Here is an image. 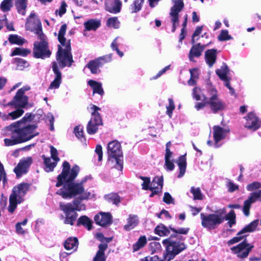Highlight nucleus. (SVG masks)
Returning <instances> with one entry per match:
<instances>
[{"mask_svg": "<svg viewBox=\"0 0 261 261\" xmlns=\"http://www.w3.org/2000/svg\"><path fill=\"white\" fill-rule=\"evenodd\" d=\"M62 166L63 170L62 173L57 177L56 186L60 187L63 186V187L59 189L56 193L65 199L76 197L77 198L71 203L60 204V209L64 212L66 216L64 223L73 225L77 217L76 211L85 210V205L82 203V201L95 198V193L94 191H88L85 189L84 184L87 181L88 176L84 177L81 181H73L80 171L78 166L74 165L70 169L69 163L65 161Z\"/></svg>", "mask_w": 261, "mask_h": 261, "instance_id": "f257e3e1", "label": "nucleus"}, {"mask_svg": "<svg viewBox=\"0 0 261 261\" xmlns=\"http://www.w3.org/2000/svg\"><path fill=\"white\" fill-rule=\"evenodd\" d=\"M8 135L10 139H4L7 146H12L20 143L27 141L33 138V115L32 113H27L20 120L13 123L6 127Z\"/></svg>", "mask_w": 261, "mask_h": 261, "instance_id": "f03ea898", "label": "nucleus"}, {"mask_svg": "<svg viewBox=\"0 0 261 261\" xmlns=\"http://www.w3.org/2000/svg\"><path fill=\"white\" fill-rule=\"evenodd\" d=\"M34 32L37 35V40L34 43V57L45 59L50 57L51 52L49 48L48 40L43 33L40 21L35 18L34 14Z\"/></svg>", "mask_w": 261, "mask_h": 261, "instance_id": "7ed1b4c3", "label": "nucleus"}, {"mask_svg": "<svg viewBox=\"0 0 261 261\" xmlns=\"http://www.w3.org/2000/svg\"><path fill=\"white\" fill-rule=\"evenodd\" d=\"M67 29V25L64 24L61 25L59 31L58 39L60 43L65 48H62L58 45V50L57 53L56 59L60 67L63 68L66 66L70 67L73 62L72 55L71 53L70 40H66L64 37Z\"/></svg>", "mask_w": 261, "mask_h": 261, "instance_id": "20e7f679", "label": "nucleus"}, {"mask_svg": "<svg viewBox=\"0 0 261 261\" xmlns=\"http://www.w3.org/2000/svg\"><path fill=\"white\" fill-rule=\"evenodd\" d=\"M30 89V87L24 86L19 89L13 99L6 105L5 107L11 106L17 108L16 110L9 113L8 114L3 115L2 118L4 120L15 119L20 117L24 113L22 109L25 107L28 103V97L24 95L25 91Z\"/></svg>", "mask_w": 261, "mask_h": 261, "instance_id": "39448f33", "label": "nucleus"}, {"mask_svg": "<svg viewBox=\"0 0 261 261\" xmlns=\"http://www.w3.org/2000/svg\"><path fill=\"white\" fill-rule=\"evenodd\" d=\"M207 106L213 113H218L223 111L225 107V103L219 96L218 92L211 83H208L206 86Z\"/></svg>", "mask_w": 261, "mask_h": 261, "instance_id": "423d86ee", "label": "nucleus"}, {"mask_svg": "<svg viewBox=\"0 0 261 261\" xmlns=\"http://www.w3.org/2000/svg\"><path fill=\"white\" fill-rule=\"evenodd\" d=\"M226 213V209L223 208L220 210L217 213L200 214L202 226L207 230H213L223 222L224 221V215Z\"/></svg>", "mask_w": 261, "mask_h": 261, "instance_id": "0eeeda50", "label": "nucleus"}, {"mask_svg": "<svg viewBox=\"0 0 261 261\" xmlns=\"http://www.w3.org/2000/svg\"><path fill=\"white\" fill-rule=\"evenodd\" d=\"M183 241L182 237L172 234L169 238L164 240L162 243L166 246V252L170 256H173L174 258L175 255L186 248Z\"/></svg>", "mask_w": 261, "mask_h": 261, "instance_id": "6e6552de", "label": "nucleus"}, {"mask_svg": "<svg viewBox=\"0 0 261 261\" xmlns=\"http://www.w3.org/2000/svg\"><path fill=\"white\" fill-rule=\"evenodd\" d=\"M107 155L109 160L116 162L115 168L121 171L123 168V153L120 143L117 140L110 142L107 145Z\"/></svg>", "mask_w": 261, "mask_h": 261, "instance_id": "1a4fd4ad", "label": "nucleus"}, {"mask_svg": "<svg viewBox=\"0 0 261 261\" xmlns=\"http://www.w3.org/2000/svg\"><path fill=\"white\" fill-rule=\"evenodd\" d=\"M29 188L28 184H20L17 187L13 188V192L9 197L8 211L13 213L18 203L21 202L22 197L24 196Z\"/></svg>", "mask_w": 261, "mask_h": 261, "instance_id": "9d476101", "label": "nucleus"}, {"mask_svg": "<svg viewBox=\"0 0 261 261\" xmlns=\"http://www.w3.org/2000/svg\"><path fill=\"white\" fill-rule=\"evenodd\" d=\"M91 109L93 110L92 113L91 118L87 125V132L89 135L95 134L98 129L99 126L102 125V121L98 111L100 108L92 105Z\"/></svg>", "mask_w": 261, "mask_h": 261, "instance_id": "9b49d317", "label": "nucleus"}, {"mask_svg": "<svg viewBox=\"0 0 261 261\" xmlns=\"http://www.w3.org/2000/svg\"><path fill=\"white\" fill-rule=\"evenodd\" d=\"M112 60V54L106 55L91 60L86 65V67L88 68L92 74H97L100 72L99 69L100 67H101L105 64L110 62Z\"/></svg>", "mask_w": 261, "mask_h": 261, "instance_id": "f8f14e48", "label": "nucleus"}, {"mask_svg": "<svg viewBox=\"0 0 261 261\" xmlns=\"http://www.w3.org/2000/svg\"><path fill=\"white\" fill-rule=\"evenodd\" d=\"M12 0H4L1 4V10L5 12L11 10L12 7ZM15 6L18 13L24 15L27 8V0H16Z\"/></svg>", "mask_w": 261, "mask_h": 261, "instance_id": "ddd939ff", "label": "nucleus"}, {"mask_svg": "<svg viewBox=\"0 0 261 261\" xmlns=\"http://www.w3.org/2000/svg\"><path fill=\"white\" fill-rule=\"evenodd\" d=\"M172 2L174 5L171 8L170 14L172 17V32H174L176 29V23L178 22V13L182 9L184 4L182 0H172Z\"/></svg>", "mask_w": 261, "mask_h": 261, "instance_id": "4468645a", "label": "nucleus"}, {"mask_svg": "<svg viewBox=\"0 0 261 261\" xmlns=\"http://www.w3.org/2000/svg\"><path fill=\"white\" fill-rule=\"evenodd\" d=\"M253 247V245L248 243L245 240L237 246L233 247L231 250L234 253L238 254V257L244 258L247 257Z\"/></svg>", "mask_w": 261, "mask_h": 261, "instance_id": "2eb2a0df", "label": "nucleus"}, {"mask_svg": "<svg viewBox=\"0 0 261 261\" xmlns=\"http://www.w3.org/2000/svg\"><path fill=\"white\" fill-rule=\"evenodd\" d=\"M51 158H45L44 160V170L47 172L53 171L59 158L57 156V150L53 146L50 147Z\"/></svg>", "mask_w": 261, "mask_h": 261, "instance_id": "dca6fc26", "label": "nucleus"}, {"mask_svg": "<svg viewBox=\"0 0 261 261\" xmlns=\"http://www.w3.org/2000/svg\"><path fill=\"white\" fill-rule=\"evenodd\" d=\"M257 200L261 202V190L250 193L248 198L244 201L243 211L246 216L249 215L251 204Z\"/></svg>", "mask_w": 261, "mask_h": 261, "instance_id": "f3484780", "label": "nucleus"}, {"mask_svg": "<svg viewBox=\"0 0 261 261\" xmlns=\"http://www.w3.org/2000/svg\"><path fill=\"white\" fill-rule=\"evenodd\" d=\"M32 163V159L28 158L20 161L16 167L14 169V172L17 178H20L22 175L26 174Z\"/></svg>", "mask_w": 261, "mask_h": 261, "instance_id": "a211bd4d", "label": "nucleus"}, {"mask_svg": "<svg viewBox=\"0 0 261 261\" xmlns=\"http://www.w3.org/2000/svg\"><path fill=\"white\" fill-rule=\"evenodd\" d=\"M245 118L246 120L245 127L247 129L254 131L260 126L261 122L253 112L248 113Z\"/></svg>", "mask_w": 261, "mask_h": 261, "instance_id": "6ab92c4d", "label": "nucleus"}, {"mask_svg": "<svg viewBox=\"0 0 261 261\" xmlns=\"http://www.w3.org/2000/svg\"><path fill=\"white\" fill-rule=\"evenodd\" d=\"M95 223L101 226L110 225L112 223V216L109 213L100 212L94 217Z\"/></svg>", "mask_w": 261, "mask_h": 261, "instance_id": "aec40b11", "label": "nucleus"}, {"mask_svg": "<svg viewBox=\"0 0 261 261\" xmlns=\"http://www.w3.org/2000/svg\"><path fill=\"white\" fill-rule=\"evenodd\" d=\"M228 132V130L219 126H215L213 127L215 148H218L220 146V145L218 144L219 142L225 138Z\"/></svg>", "mask_w": 261, "mask_h": 261, "instance_id": "412c9836", "label": "nucleus"}, {"mask_svg": "<svg viewBox=\"0 0 261 261\" xmlns=\"http://www.w3.org/2000/svg\"><path fill=\"white\" fill-rule=\"evenodd\" d=\"M208 45V44L202 45L200 43L194 44L191 47L189 54V59L190 61L195 62L194 58L199 57L205 48Z\"/></svg>", "mask_w": 261, "mask_h": 261, "instance_id": "4be33fe9", "label": "nucleus"}, {"mask_svg": "<svg viewBox=\"0 0 261 261\" xmlns=\"http://www.w3.org/2000/svg\"><path fill=\"white\" fill-rule=\"evenodd\" d=\"M52 68L55 74V78L50 83L48 89H58L62 81V74L58 68L57 63L54 62L52 63Z\"/></svg>", "mask_w": 261, "mask_h": 261, "instance_id": "5701e85b", "label": "nucleus"}, {"mask_svg": "<svg viewBox=\"0 0 261 261\" xmlns=\"http://www.w3.org/2000/svg\"><path fill=\"white\" fill-rule=\"evenodd\" d=\"M217 50L216 49H207L205 52V60L209 67H212L216 62Z\"/></svg>", "mask_w": 261, "mask_h": 261, "instance_id": "b1692460", "label": "nucleus"}, {"mask_svg": "<svg viewBox=\"0 0 261 261\" xmlns=\"http://www.w3.org/2000/svg\"><path fill=\"white\" fill-rule=\"evenodd\" d=\"M127 223L124 225L123 228L126 231H130L138 225L139 222V218L136 215L130 214L126 220Z\"/></svg>", "mask_w": 261, "mask_h": 261, "instance_id": "393cba45", "label": "nucleus"}, {"mask_svg": "<svg viewBox=\"0 0 261 261\" xmlns=\"http://www.w3.org/2000/svg\"><path fill=\"white\" fill-rule=\"evenodd\" d=\"M229 72L228 67L225 63L223 64L220 69L216 70L217 75L224 83L230 81V78L228 76Z\"/></svg>", "mask_w": 261, "mask_h": 261, "instance_id": "a878e982", "label": "nucleus"}, {"mask_svg": "<svg viewBox=\"0 0 261 261\" xmlns=\"http://www.w3.org/2000/svg\"><path fill=\"white\" fill-rule=\"evenodd\" d=\"M121 3L119 0H115L113 3L107 2L105 3L106 10L113 14H116L120 11Z\"/></svg>", "mask_w": 261, "mask_h": 261, "instance_id": "bb28decb", "label": "nucleus"}, {"mask_svg": "<svg viewBox=\"0 0 261 261\" xmlns=\"http://www.w3.org/2000/svg\"><path fill=\"white\" fill-rule=\"evenodd\" d=\"M108 248L106 243L100 244L98 246V250L96 252L93 261H106L107 257L105 255V251Z\"/></svg>", "mask_w": 261, "mask_h": 261, "instance_id": "cd10ccee", "label": "nucleus"}, {"mask_svg": "<svg viewBox=\"0 0 261 261\" xmlns=\"http://www.w3.org/2000/svg\"><path fill=\"white\" fill-rule=\"evenodd\" d=\"M101 25V21L99 19H91L84 23L87 31H95Z\"/></svg>", "mask_w": 261, "mask_h": 261, "instance_id": "c85d7f7f", "label": "nucleus"}, {"mask_svg": "<svg viewBox=\"0 0 261 261\" xmlns=\"http://www.w3.org/2000/svg\"><path fill=\"white\" fill-rule=\"evenodd\" d=\"M177 163L179 170L177 177L181 178L184 175L187 167L186 154L180 156Z\"/></svg>", "mask_w": 261, "mask_h": 261, "instance_id": "c756f323", "label": "nucleus"}, {"mask_svg": "<svg viewBox=\"0 0 261 261\" xmlns=\"http://www.w3.org/2000/svg\"><path fill=\"white\" fill-rule=\"evenodd\" d=\"M163 186V177L155 176L150 182L149 190H156L158 188L161 187V191Z\"/></svg>", "mask_w": 261, "mask_h": 261, "instance_id": "7c9ffc66", "label": "nucleus"}, {"mask_svg": "<svg viewBox=\"0 0 261 261\" xmlns=\"http://www.w3.org/2000/svg\"><path fill=\"white\" fill-rule=\"evenodd\" d=\"M88 85L93 89V94L98 93L100 95H102L104 91L102 88L101 83L93 80H89L88 82Z\"/></svg>", "mask_w": 261, "mask_h": 261, "instance_id": "2f4dec72", "label": "nucleus"}, {"mask_svg": "<svg viewBox=\"0 0 261 261\" xmlns=\"http://www.w3.org/2000/svg\"><path fill=\"white\" fill-rule=\"evenodd\" d=\"M78 245V240L76 238H69L64 243V247L66 250H76Z\"/></svg>", "mask_w": 261, "mask_h": 261, "instance_id": "473e14b6", "label": "nucleus"}, {"mask_svg": "<svg viewBox=\"0 0 261 261\" xmlns=\"http://www.w3.org/2000/svg\"><path fill=\"white\" fill-rule=\"evenodd\" d=\"M258 224L259 220L258 219L254 220L239 231L238 235L243 234L246 232H250L254 231Z\"/></svg>", "mask_w": 261, "mask_h": 261, "instance_id": "72a5a7b5", "label": "nucleus"}, {"mask_svg": "<svg viewBox=\"0 0 261 261\" xmlns=\"http://www.w3.org/2000/svg\"><path fill=\"white\" fill-rule=\"evenodd\" d=\"M144 2V0H135L129 8L130 13H135L140 11Z\"/></svg>", "mask_w": 261, "mask_h": 261, "instance_id": "f704fd0d", "label": "nucleus"}, {"mask_svg": "<svg viewBox=\"0 0 261 261\" xmlns=\"http://www.w3.org/2000/svg\"><path fill=\"white\" fill-rule=\"evenodd\" d=\"M105 199L109 202L112 203L115 205H117L120 202V197L117 194L114 193L106 195Z\"/></svg>", "mask_w": 261, "mask_h": 261, "instance_id": "c9c22d12", "label": "nucleus"}, {"mask_svg": "<svg viewBox=\"0 0 261 261\" xmlns=\"http://www.w3.org/2000/svg\"><path fill=\"white\" fill-rule=\"evenodd\" d=\"M173 258V256H170L167 252L164 253L163 258L160 259L158 256L154 255L152 257L147 256L145 257V261H170Z\"/></svg>", "mask_w": 261, "mask_h": 261, "instance_id": "e433bc0d", "label": "nucleus"}, {"mask_svg": "<svg viewBox=\"0 0 261 261\" xmlns=\"http://www.w3.org/2000/svg\"><path fill=\"white\" fill-rule=\"evenodd\" d=\"M82 225L88 230L92 228V221L86 216L80 217L77 220V225Z\"/></svg>", "mask_w": 261, "mask_h": 261, "instance_id": "4c0bfd02", "label": "nucleus"}, {"mask_svg": "<svg viewBox=\"0 0 261 261\" xmlns=\"http://www.w3.org/2000/svg\"><path fill=\"white\" fill-rule=\"evenodd\" d=\"M8 40L11 44H15L18 45H22L25 40L21 36L17 35H10L8 38Z\"/></svg>", "mask_w": 261, "mask_h": 261, "instance_id": "58836bf2", "label": "nucleus"}, {"mask_svg": "<svg viewBox=\"0 0 261 261\" xmlns=\"http://www.w3.org/2000/svg\"><path fill=\"white\" fill-rule=\"evenodd\" d=\"M147 243L146 237L144 236H141L137 242L133 245V252L138 251L139 249L143 247Z\"/></svg>", "mask_w": 261, "mask_h": 261, "instance_id": "ea45409f", "label": "nucleus"}, {"mask_svg": "<svg viewBox=\"0 0 261 261\" xmlns=\"http://www.w3.org/2000/svg\"><path fill=\"white\" fill-rule=\"evenodd\" d=\"M224 217L225 218L224 220H228L227 223L230 228L232 227L233 225L236 224V217L234 211H230L225 216L224 215Z\"/></svg>", "mask_w": 261, "mask_h": 261, "instance_id": "a19ab883", "label": "nucleus"}, {"mask_svg": "<svg viewBox=\"0 0 261 261\" xmlns=\"http://www.w3.org/2000/svg\"><path fill=\"white\" fill-rule=\"evenodd\" d=\"M155 233L160 236H168L170 233L169 229L164 225L161 224L156 227Z\"/></svg>", "mask_w": 261, "mask_h": 261, "instance_id": "79ce46f5", "label": "nucleus"}, {"mask_svg": "<svg viewBox=\"0 0 261 261\" xmlns=\"http://www.w3.org/2000/svg\"><path fill=\"white\" fill-rule=\"evenodd\" d=\"M31 53L30 50L20 47H16L14 48L13 51L12 52L11 54V57H13L14 56L19 55L23 57H25L27 56L29 54Z\"/></svg>", "mask_w": 261, "mask_h": 261, "instance_id": "37998d69", "label": "nucleus"}, {"mask_svg": "<svg viewBox=\"0 0 261 261\" xmlns=\"http://www.w3.org/2000/svg\"><path fill=\"white\" fill-rule=\"evenodd\" d=\"M120 38L119 37H116L112 42L111 47L113 50H116L117 54L120 57H122L123 56V53L121 51L119 48L118 46L120 44L119 40Z\"/></svg>", "mask_w": 261, "mask_h": 261, "instance_id": "c03bdc74", "label": "nucleus"}, {"mask_svg": "<svg viewBox=\"0 0 261 261\" xmlns=\"http://www.w3.org/2000/svg\"><path fill=\"white\" fill-rule=\"evenodd\" d=\"M191 193L193 194L194 200H202L203 195L202 194L201 190L199 188L191 187L190 190Z\"/></svg>", "mask_w": 261, "mask_h": 261, "instance_id": "a18cd8bd", "label": "nucleus"}, {"mask_svg": "<svg viewBox=\"0 0 261 261\" xmlns=\"http://www.w3.org/2000/svg\"><path fill=\"white\" fill-rule=\"evenodd\" d=\"M119 21L117 17L110 18L107 21V25L109 27L118 29L119 27Z\"/></svg>", "mask_w": 261, "mask_h": 261, "instance_id": "49530a36", "label": "nucleus"}, {"mask_svg": "<svg viewBox=\"0 0 261 261\" xmlns=\"http://www.w3.org/2000/svg\"><path fill=\"white\" fill-rule=\"evenodd\" d=\"M74 133L76 137L80 139L81 142H84L86 141L85 138L83 135V127L82 126H76L74 129Z\"/></svg>", "mask_w": 261, "mask_h": 261, "instance_id": "de8ad7c7", "label": "nucleus"}, {"mask_svg": "<svg viewBox=\"0 0 261 261\" xmlns=\"http://www.w3.org/2000/svg\"><path fill=\"white\" fill-rule=\"evenodd\" d=\"M169 105L166 106V114L169 117L172 118L173 111L175 109V105L172 98L168 99Z\"/></svg>", "mask_w": 261, "mask_h": 261, "instance_id": "09e8293b", "label": "nucleus"}, {"mask_svg": "<svg viewBox=\"0 0 261 261\" xmlns=\"http://www.w3.org/2000/svg\"><path fill=\"white\" fill-rule=\"evenodd\" d=\"M193 96L196 100H201L203 99V95H205L202 93L200 88L195 87L193 90Z\"/></svg>", "mask_w": 261, "mask_h": 261, "instance_id": "8fccbe9b", "label": "nucleus"}, {"mask_svg": "<svg viewBox=\"0 0 261 261\" xmlns=\"http://www.w3.org/2000/svg\"><path fill=\"white\" fill-rule=\"evenodd\" d=\"M218 38L219 41H223L230 40L232 39V37L228 34V31L227 30H224L221 31Z\"/></svg>", "mask_w": 261, "mask_h": 261, "instance_id": "3c124183", "label": "nucleus"}, {"mask_svg": "<svg viewBox=\"0 0 261 261\" xmlns=\"http://www.w3.org/2000/svg\"><path fill=\"white\" fill-rule=\"evenodd\" d=\"M45 117V121L46 122H49L50 127L49 129L51 131H53L54 130V121H55V118L52 113H48L46 115L44 116Z\"/></svg>", "mask_w": 261, "mask_h": 261, "instance_id": "603ef678", "label": "nucleus"}, {"mask_svg": "<svg viewBox=\"0 0 261 261\" xmlns=\"http://www.w3.org/2000/svg\"><path fill=\"white\" fill-rule=\"evenodd\" d=\"M44 112L42 109H39L36 112V114L34 115V123L39 122L40 120L44 118Z\"/></svg>", "mask_w": 261, "mask_h": 261, "instance_id": "864d4df0", "label": "nucleus"}, {"mask_svg": "<svg viewBox=\"0 0 261 261\" xmlns=\"http://www.w3.org/2000/svg\"><path fill=\"white\" fill-rule=\"evenodd\" d=\"M202 102H196L195 105V108L197 111L203 109L204 107L207 106L206 96L203 95Z\"/></svg>", "mask_w": 261, "mask_h": 261, "instance_id": "5fc2aeb1", "label": "nucleus"}, {"mask_svg": "<svg viewBox=\"0 0 261 261\" xmlns=\"http://www.w3.org/2000/svg\"><path fill=\"white\" fill-rule=\"evenodd\" d=\"M140 178L143 181L142 184V189L148 190L151 182L150 178L144 176H140Z\"/></svg>", "mask_w": 261, "mask_h": 261, "instance_id": "6e6d98bb", "label": "nucleus"}, {"mask_svg": "<svg viewBox=\"0 0 261 261\" xmlns=\"http://www.w3.org/2000/svg\"><path fill=\"white\" fill-rule=\"evenodd\" d=\"M260 188L261 183L258 181H254L248 185L246 189L249 191H253L254 190L259 189Z\"/></svg>", "mask_w": 261, "mask_h": 261, "instance_id": "4d7b16f0", "label": "nucleus"}, {"mask_svg": "<svg viewBox=\"0 0 261 261\" xmlns=\"http://www.w3.org/2000/svg\"><path fill=\"white\" fill-rule=\"evenodd\" d=\"M14 60L17 62L18 68L20 70H22L24 68L28 66L27 62L22 59L16 58Z\"/></svg>", "mask_w": 261, "mask_h": 261, "instance_id": "13d9d810", "label": "nucleus"}, {"mask_svg": "<svg viewBox=\"0 0 261 261\" xmlns=\"http://www.w3.org/2000/svg\"><path fill=\"white\" fill-rule=\"evenodd\" d=\"M202 29L203 26H200L196 28L192 35V38L191 40V43L192 44H194L196 41H197L198 40V38L195 39V37L198 36L201 33Z\"/></svg>", "mask_w": 261, "mask_h": 261, "instance_id": "bf43d9fd", "label": "nucleus"}, {"mask_svg": "<svg viewBox=\"0 0 261 261\" xmlns=\"http://www.w3.org/2000/svg\"><path fill=\"white\" fill-rule=\"evenodd\" d=\"M246 235L245 234H240L238 235V233H237V236L232 239L229 240L227 242L228 245H231L234 243H238L241 241L244 237H245Z\"/></svg>", "mask_w": 261, "mask_h": 261, "instance_id": "052dcab7", "label": "nucleus"}, {"mask_svg": "<svg viewBox=\"0 0 261 261\" xmlns=\"http://www.w3.org/2000/svg\"><path fill=\"white\" fill-rule=\"evenodd\" d=\"M171 230L176 233H179V234H186L188 233L189 231V228H178L177 229H175L174 228H170Z\"/></svg>", "mask_w": 261, "mask_h": 261, "instance_id": "680f3d73", "label": "nucleus"}, {"mask_svg": "<svg viewBox=\"0 0 261 261\" xmlns=\"http://www.w3.org/2000/svg\"><path fill=\"white\" fill-rule=\"evenodd\" d=\"M163 200V201L167 204L173 203L174 202V199L168 192H165L164 193Z\"/></svg>", "mask_w": 261, "mask_h": 261, "instance_id": "e2e57ef3", "label": "nucleus"}, {"mask_svg": "<svg viewBox=\"0 0 261 261\" xmlns=\"http://www.w3.org/2000/svg\"><path fill=\"white\" fill-rule=\"evenodd\" d=\"M66 7L67 5L66 4L65 2H63L61 4L60 8L59 9V10H56V13H58L59 16H62L65 13L66 11Z\"/></svg>", "mask_w": 261, "mask_h": 261, "instance_id": "0e129e2a", "label": "nucleus"}, {"mask_svg": "<svg viewBox=\"0 0 261 261\" xmlns=\"http://www.w3.org/2000/svg\"><path fill=\"white\" fill-rule=\"evenodd\" d=\"M165 169L167 170L172 171L175 167L173 162V160H165Z\"/></svg>", "mask_w": 261, "mask_h": 261, "instance_id": "69168bd1", "label": "nucleus"}, {"mask_svg": "<svg viewBox=\"0 0 261 261\" xmlns=\"http://www.w3.org/2000/svg\"><path fill=\"white\" fill-rule=\"evenodd\" d=\"M227 187L228 188V191L230 192H233L238 189V185L234 184L230 180H228L227 184Z\"/></svg>", "mask_w": 261, "mask_h": 261, "instance_id": "338daca9", "label": "nucleus"}, {"mask_svg": "<svg viewBox=\"0 0 261 261\" xmlns=\"http://www.w3.org/2000/svg\"><path fill=\"white\" fill-rule=\"evenodd\" d=\"M150 246L151 250L152 251V252H156L161 250V246L158 242H151L150 244Z\"/></svg>", "mask_w": 261, "mask_h": 261, "instance_id": "774afa93", "label": "nucleus"}]
</instances>
